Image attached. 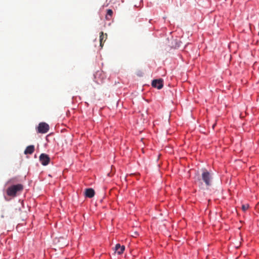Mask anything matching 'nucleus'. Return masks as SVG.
Listing matches in <instances>:
<instances>
[{"label":"nucleus","instance_id":"7ed1b4c3","mask_svg":"<svg viewBox=\"0 0 259 259\" xmlns=\"http://www.w3.org/2000/svg\"><path fill=\"white\" fill-rule=\"evenodd\" d=\"M49 125L47 123L40 122L37 127V131L38 133L46 134L49 131Z\"/></svg>","mask_w":259,"mask_h":259},{"label":"nucleus","instance_id":"9b49d317","mask_svg":"<svg viewBox=\"0 0 259 259\" xmlns=\"http://www.w3.org/2000/svg\"><path fill=\"white\" fill-rule=\"evenodd\" d=\"M249 204H243L242 205V209L243 211H245L246 210L248 209V208H249Z\"/></svg>","mask_w":259,"mask_h":259},{"label":"nucleus","instance_id":"f03ea898","mask_svg":"<svg viewBox=\"0 0 259 259\" xmlns=\"http://www.w3.org/2000/svg\"><path fill=\"white\" fill-rule=\"evenodd\" d=\"M201 180L204 182L206 186L211 184L212 177L211 174L206 169H203L201 174Z\"/></svg>","mask_w":259,"mask_h":259},{"label":"nucleus","instance_id":"6e6552de","mask_svg":"<svg viewBox=\"0 0 259 259\" xmlns=\"http://www.w3.org/2000/svg\"><path fill=\"white\" fill-rule=\"evenodd\" d=\"M85 195L87 197L92 198L95 195V191L92 188H88L85 190Z\"/></svg>","mask_w":259,"mask_h":259},{"label":"nucleus","instance_id":"423d86ee","mask_svg":"<svg viewBox=\"0 0 259 259\" xmlns=\"http://www.w3.org/2000/svg\"><path fill=\"white\" fill-rule=\"evenodd\" d=\"M107 38V34H104L103 32H101L100 33V46L102 48L104 45V43L106 41Z\"/></svg>","mask_w":259,"mask_h":259},{"label":"nucleus","instance_id":"39448f33","mask_svg":"<svg viewBox=\"0 0 259 259\" xmlns=\"http://www.w3.org/2000/svg\"><path fill=\"white\" fill-rule=\"evenodd\" d=\"M152 85L157 89H161L163 85V80L162 79L153 80L152 82Z\"/></svg>","mask_w":259,"mask_h":259},{"label":"nucleus","instance_id":"f8f14e48","mask_svg":"<svg viewBox=\"0 0 259 259\" xmlns=\"http://www.w3.org/2000/svg\"><path fill=\"white\" fill-rule=\"evenodd\" d=\"M15 181V178H12V179H10L8 181V183H14Z\"/></svg>","mask_w":259,"mask_h":259},{"label":"nucleus","instance_id":"1a4fd4ad","mask_svg":"<svg viewBox=\"0 0 259 259\" xmlns=\"http://www.w3.org/2000/svg\"><path fill=\"white\" fill-rule=\"evenodd\" d=\"M34 151V146L33 145H30L26 147L24 151L25 154H31Z\"/></svg>","mask_w":259,"mask_h":259},{"label":"nucleus","instance_id":"ddd939ff","mask_svg":"<svg viewBox=\"0 0 259 259\" xmlns=\"http://www.w3.org/2000/svg\"><path fill=\"white\" fill-rule=\"evenodd\" d=\"M198 182L199 183V184H201V185H202V183H201V180H200V179H199V180H198Z\"/></svg>","mask_w":259,"mask_h":259},{"label":"nucleus","instance_id":"f257e3e1","mask_svg":"<svg viewBox=\"0 0 259 259\" xmlns=\"http://www.w3.org/2000/svg\"><path fill=\"white\" fill-rule=\"evenodd\" d=\"M23 189V186L22 184L13 185L7 189V194L10 196L15 197L18 192L22 191Z\"/></svg>","mask_w":259,"mask_h":259},{"label":"nucleus","instance_id":"20e7f679","mask_svg":"<svg viewBox=\"0 0 259 259\" xmlns=\"http://www.w3.org/2000/svg\"><path fill=\"white\" fill-rule=\"evenodd\" d=\"M39 159L41 164L43 165H47L50 161V158L49 156L45 153L40 154Z\"/></svg>","mask_w":259,"mask_h":259},{"label":"nucleus","instance_id":"0eeeda50","mask_svg":"<svg viewBox=\"0 0 259 259\" xmlns=\"http://www.w3.org/2000/svg\"><path fill=\"white\" fill-rule=\"evenodd\" d=\"M125 249V247L123 245H120V244H117L115 247V252L118 254H121L123 253Z\"/></svg>","mask_w":259,"mask_h":259},{"label":"nucleus","instance_id":"9d476101","mask_svg":"<svg viewBox=\"0 0 259 259\" xmlns=\"http://www.w3.org/2000/svg\"><path fill=\"white\" fill-rule=\"evenodd\" d=\"M112 14H113V11L112 10H111V9L107 10V15L106 16V18L107 19H110V18H108V16H109L110 17H111Z\"/></svg>","mask_w":259,"mask_h":259}]
</instances>
